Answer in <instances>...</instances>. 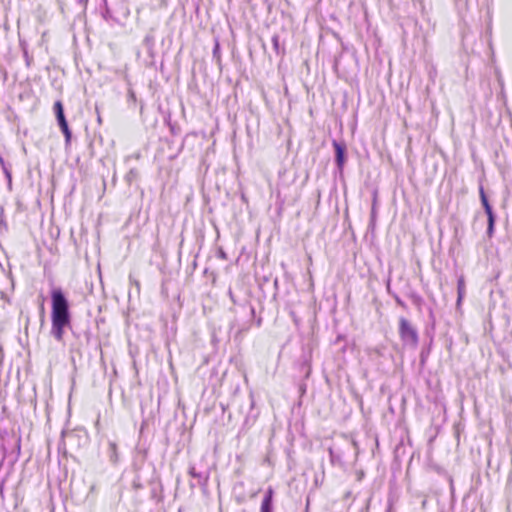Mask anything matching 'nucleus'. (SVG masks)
Returning a JSON list of instances; mask_svg holds the SVG:
<instances>
[{
    "instance_id": "19",
    "label": "nucleus",
    "mask_w": 512,
    "mask_h": 512,
    "mask_svg": "<svg viewBox=\"0 0 512 512\" xmlns=\"http://www.w3.org/2000/svg\"><path fill=\"white\" fill-rule=\"evenodd\" d=\"M65 437H68V438H71V437H74V433L72 431L70 432H67V431H62V434H61V442L59 444V448H62L65 446V442H64V438Z\"/></svg>"
},
{
    "instance_id": "9",
    "label": "nucleus",
    "mask_w": 512,
    "mask_h": 512,
    "mask_svg": "<svg viewBox=\"0 0 512 512\" xmlns=\"http://www.w3.org/2000/svg\"><path fill=\"white\" fill-rule=\"evenodd\" d=\"M310 359H311L310 353L309 354L304 353L301 356L300 361H299L300 371L304 374L305 378H308L311 373Z\"/></svg>"
},
{
    "instance_id": "24",
    "label": "nucleus",
    "mask_w": 512,
    "mask_h": 512,
    "mask_svg": "<svg viewBox=\"0 0 512 512\" xmlns=\"http://www.w3.org/2000/svg\"><path fill=\"white\" fill-rule=\"evenodd\" d=\"M240 308L245 312H248L251 316L254 314V308L247 305H240Z\"/></svg>"
},
{
    "instance_id": "17",
    "label": "nucleus",
    "mask_w": 512,
    "mask_h": 512,
    "mask_svg": "<svg viewBox=\"0 0 512 512\" xmlns=\"http://www.w3.org/2000/svg\"><path fill=\"white\" fill-rule=\"evenodd\" d=\"M272 44H273V48L275 50V52L277 54H280V39H279V36L278 35H273L272 37Z\"/></svg>"
},
{
    "instance_id": "8",
    "label": "nucleus",
    "mask_w": 512,
    "mask_h": 512,
    "mask_svg": "<svg viewBox=\"0 0 512 512\" xmlns=\"http://www.w3.org/2000/svg\"><path fill=\"white\" fill-rule=\"evenodd\" d=\"M273 498L274 490L272 487H268L261 503L260 512H273Z\"/></svg>"
},
{
    "instance_id": "15",
    "label": "nucleus",
    "mask_w": 512,
    "mask_h": 512,
    "mask_svg": "<svg viewBox=\"0 0 512 512\" xmlns=\"http://www.w3.org/2000/svg\"><path fill=\"white\" fill-rule=\"evenodd\" d=\"M330 460L333 464H341V455L336 453L332 448H329Z\"/></svg>"
},
{
    "instance_id": "28",
    "label": "nucleus",
    "mask_w": 512,
    "mask_h": 512,
    "mask_svg": "<svg viewBox=\"0 0 512 512\" xmlns=\"http://www.w3.org/2000/svg\"><path fill=\"white\" fill-rule=\"evenodd\" d=\"M0 165H1L2 168H4V166H8L6 164V162L4 161L3 157H1V156H0Z\"/></svg>"
},
{
    "instance_id": "1",
    "label": "nucleus",
    "mask_w": 512,
    "mask_h": 512,
    "mask_svg": "<svg viewBox=\"0 0 512 512\" xmlns=\"http://www.w3.org/2000/svg\"><path fill=\"white\" fill-rule=\"evenodd\" d=\"M51 334L57 341H62L64 328L70 325L71 314L67 297L61 288H54L51 291Z\"/></svg>"
},
{
    "instance_id": "5",
    "label": "nucleus",
    "mask_w": 512,
    "mask_h": 512,
    "mask_svg": "<svg viewBox=\"0 0 512 512\" xmlns=\"http://www.w3.org/2000/svg\"><path fill=\"white\" fill-rule=\"evenodd\" d=\"M332 145L335 151V163L337 169L342 173L346 162V144L344 141L333 140Z\"/></svg>"
},
{
    "instance_id": "20",
    "label": "nucleus",
    "mask_w": 512,
    "mask_h": 512,
    "mask_svg": "<svg viewBox=\"0 0 512 512\" xmlns=\"http://www.w3.org/2000/svg\"><path fill=\"white\" fill-rule=\"evenodd\" d=\"M375 222H376V210H375V205H373L369 226L373 228L375 226Z\"/></svg>"
},
{
    "instance_id": "6",
    "label": "nucleus",
    "mask_w": 512,
    "mask_h": 512,
    "mask_svg": "<svg viewBox=\"0 0 512 512\" xmlns=\"http://www.w3.org/2000/svg\"><path fill=\"white\" fill-rule=\"evenodd\" d=\"M143 45L145 46L148 54L149 60H147L146 65L147 66H154L155 65V36L153 33V29H151L144 37L143 39Z\"/></svg>"
},
{
    "instance_id": "16",
    "label": "nucleus",
    "mask_w": 512,
    "mask_h": 512,
    "mask_svg": "<svg viewBox=\"0 0 512 512\" xmlns=\"http://www.w3.org/2000/svg\"><path fill=\"white\" fill-rule=\"evenodd\" d=\"M23 56L25 59L26 67H28V68L31 67L33 57L29 55L28 50L25 46L23 47Z\"/></svg>"
},
{
    "instance_id": "18",
    "label": "nucleus",
    "mask_w": 512,
    "mask_h": 512,
    "mask_svg": "<svg viewBox=\"0 0 512 512\" xmlns=\"http://www.w3.org/2000/svg\"><path fill=\"white\" fill-rule=\"evenodd\" d=\"M3 172H4V175L8 181V186L9 188H11V185H12V175H11V170H10V167L9 166H4V168H2Z\"/></svg>"
},
{
    "instance_id": "13",
    "label": "nucleus",
    "mask_w": 512,
    "mask_h": 512,
    "mask_svg": "<svg viewBox=\"0 0 512 512\" xmlns=\"http://www.w3.org/2000/svg\"><path fill=\"white\" fill-rule=\"evenodd\" d=\"M465 281H464V277L463 276H460L458 278V281H457V306H460L463 298H464V295H465Z\"/></svg>"
},
{
    "instance_id": "22",
    "label": "nucleus",
    "mask_w": 512,
    "mask_h": 512,
    "mask_svg": "<svg viewBox=\"0 0 512 512\" xmlns=\"http://www.w3.org/2000/svg\"><path fill=\"white\" fill-rule=\"evenodd\" d=\"M213 56L218 59L220 58V45L218 42L215 43L213 48Z\"/></svg>"
},
{
    "instance_id": "7",
    "label": "nucleus",
    "mask_w": 512,
    "mask_h": 512,
    "mask_svg": "<svg viewBox=\"0 0 512 512\" xmlns=\"http://www.w3.org/2000/svg\"><path fill=\"white\" fill-rule=\"evenodd\" d=\"M21 449V438L20 437H12L11 439H7L2 445V450L5 456H13L16 460L20 455Z\"/></svg>"
},
{
    "instance_id": "27",
    "label": "nucleus",
    "mask_w": 512,
    "mask_h": 512,
    "mask_svg": "<svg viewBox=\"0 0 512 512\" xmlns=\"http://www.w3.org/2000/svg\"><path fill=\"white\" fill-rule=\"evenodd\" d=\"M228 295H229L231 301L233 302V304L237 305V300L235 299L234 293L231 288L228 290Z\"/></svg>"
},
{
    "instance_id": "26",
    "label": "nucleus",
    "mask_w": 512,
    "mask_h": 512,
    "mask_svg": "<svg viewBox=\"0 0 512 512\" xmlns=\"http://www.w3.org/2000/svg\"><path fill=\"white\" fill-rule=\"evenodd\" d=\"M136 171L134 169H131L129 173L126 175V178L129 182L136 176Z\"/></svg>"
},
{
    "instance_id": "12",
    "label": "nucleus",
    "mask_w": 512,
    "mask_h": 512,
    "mask_svg": "<svg viewBox=\"0 0 512 512\" xmlns=\"http://www.w3.org/2000/svg\"><path fill=\"white\" fill-rule=\"evenodd\" d=\"M254 405H255V401H254L253 397L250 396V412L248 413V415L246 416V418L244 420V426H246V427H251L257 419V413L253 412Z\"/></svg>"
},
{
    "instance_id": "29",
    "label": "nucleus",
    "mask_w": 512,
    "mask_h": 512,
    "mask_svg": "<svg viewBox=\"0 0 512 512\" xmlns=\"http://www.w3.org/2000/svg\"><path fill=\"white\" fill-rule=\"evenodd\" d=\"M189 485H190V487H191V488H194V487H195V483H193V482H190V484H189Z\"/></svg>"
},
{
    "instance_id": "10",
    "label": "nucleus",
    "mask_w": 512,
    "mask_h": 512,
    "mask_svg": "<svg viewBox=\"0 0 512 512\" xmlns=\"http://www.w3.org/2000/svg\"><path fill=\"white\" fill-rule=\"evenodd\" d=\"M107 457L109 458V461L112 464H117L119 461V454H118V446L113 441H108V446L106 450Z\"/></svg>"
},
{
    "instance_id": "2",
    "label": "nucleus",
    "mask_w": 512,
    "mask_h": 512,
    "mask_svg": "<svg viewBox=\"0 0 512 512\" xmlns=\"http://www.w3.org/2000/svg\"><path fill=\"white\" fill-rule=\"evenodd\" d=\"M399 336L404 346L417 348L419 335L416 328L405 317L399 319Z\"/></svg>"
},
{
    "instance_id": "4",
    "label": "nucleus",
    "mask_w": 512,
    "mask_h": 512,
    "mask_svg": "<svg viewBox=\"0 0 512 512\" xmlns=\"http://www.w3.org/2000/svg\"><path fill=\"white\" fill-rule=\"evenodd\" d=\"M188 474L197 480V485L200 486L202 491L205 493L210 479V469H198L195 464H190Z\"/></svg>"
},
{
    "instance_id": "25",
    "label": "nucleus",
    "mask_w": 512,
    "mask_h": 512,
    "mask_svg": "<svg viewBox=\"0 0 512 512\" xmlns=\"http://www.w3.org/2000/svg\"><path fill=\"white\" fill-rule=\"evenodd\" d=\"M394 298L397 305H399L402 308H406L405 302L399 296L396 295Z\"/></svg>"
},
{
    "instance_id": "3",
    "label": "nucleus",
    "mask_w": 512,
    "mask_h": 512,
    "mask_svg": "<svg viewBox=\"0 0 512 512\" xmlns=\"http://www.w3.org/2000/svg\"><path fill=\"white\" fill-rule=\"evenodd\" d=\"M479 195H480L481 204H482L484 211L487 215V236L489 238H492L494 235V230H495L496 215L493 211L491 204L489 203V200L487 198V195L484 191L483 186H480V188H479Z\"/></svg>"
},
{
    "instance_id": "21",
    "label": "nucleus",
    "mask_w": 512,
    "mask_h": 512,
    "mask_svg": "<svg viewBox=\"0 0 512 512\" xmlns=\"http://www.w3.org/2000/svg\"><path fill=\"white\" fill-rule=\"evenodd\" d=\"M217 257L222 260H227V258H228L226 252L221 247L218 248V250H217Z\"/></svg>"
},
{
    "instance_id": "23",
    "label": "nucleus",
    "mask_w": 512,
    "mask_h": 512,
    "mask_svg": "<svg viewBox=\"0 0 512 512\" xmlns=\"http://www.w3.org/2000/svg\"><path fill=\"white\" fill-rule=\"evenodd\" d=\"M136 94L135 92L132 90V89H129L128 90V102H133L135 103L136 102Z\"/></svg>"
},
{
    "instance_id": "14",
    "label": "nucleus",
    "mask_w": 512,
    "mask_h": 512,
    "mask_svg": "<svg viewBox=\"0 0 512 512\" xmlns=\"http://www.w3.org/2000/svg\"><path fill=\"white\" fill-rule=\"evenodd\" d=\"M54 112H55V115H56V119L65 116L64 108H63V105H62L61 101H56L55 102V104H54Z\"/></svg>"
},
{
    "instance_id": "11",
    "label": "nucleus",
    "mask_w": 512,
    "mask_h": 512,
    "mask_svg": "<svg viewBox=\"0 0 512 512\" xmlns=\"http://www.w3.org/2000/svg\"><path fill=\"white\" fill-rule=\"evenodd\" d=\"M57 123L62 131V133L64 134L65 136V142L66 143H69L71 141V137H72V132L71 130L69 129V126H68V122L66 120V117H61V118H58L57 119Z\"/></svg>"
}]
</instances>
